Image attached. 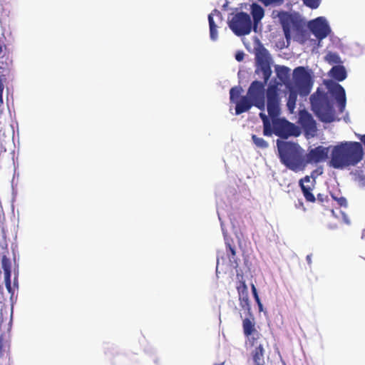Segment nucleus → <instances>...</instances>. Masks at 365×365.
Here are the masks:
<instances>
[{"mask_svg":"<svg viewBox=\"0 0 365 365\" xmlns=\"http://www.w3.org/2000/svg\"><path fill=\"white\" fill-rule=\"evenodd\" d=\"M214 15L221 16V14L218 10L214 9L208 16L210 38L212 41H216L218 37L217 31V26L215 24L214 19H213Z\"/></svg>","mask_w":365,"mask_h":365,"instance_id":"dca6fc26","label":"nucleus"},{"mask_svg":"<svg viewBox=\"0 0 365 365\" xmlns=\"http://www.w3.org/2000/svg\"><path fill=\"white\" fill-rule=\"evenodd\" d=\"M5 279V285L9 292H11V275L4 276Z\"/></svg>","mask_w":365,"mask_h":365,"instance_id":"7c9ffc66","label":"nucleus"},{"mask_svg":"<svg viewBox=\"0 0 365 365\" xmlns=\"http://www.w3.org/2000/svg\"><path fill=\"white\" fill-rule=\"evenodd\" d=\"M245 54L242 51H239L235 54V59L240 62L244 59Z\"/></svg>","mask_w":365,"mask_h":365,"instance_id":"72a5a7b5","label":"nucleus"},{"mask_svg":"<svg viewBox=\"0 0 365 365\" xmlns=\"http://www.w3.org/2000/svg\"><path fill=\"white\" fill-rule=\"evenodd\" d=\"M308 26L311 32L319 40L325 38L331 32L327 20L322 17H317V19L310 21Z\"/></svg>","mask_w":365,"mask_h":365,"instance_id":"1a4fd4ad","label":"nucleus"},{"mask_svg":"<svg viewBox=\"0 0 365 365\" xmlns=\"http://www.w3.org/2000/svg\"><path fill=\"white\" fill-rule=\"evenodd\" d=\"M351 174L354 176V179L355 181H357L361 184H364L365 174L362 170H356L354 172H352Z\"/></svg>","mask_w":365,"mask_h":365,"instance_id":"a878e982","label":"nucleus"},{"mask_svg":"<svg viewBox=\"0 0 365 365\" xmlns=\"http://www.w3.org/2000/svg\"><path fill=\"white\" fill-rule=\"evenodd\" d=\"M254 297V299L256 302L257 304H259V302H261L260 299H259V297L258 294H256V295H253Z\"/></svg>","mask_w":365,"mask_h":365,"instance_id":"58836bf2","label":"nucleus"},{"mask_svg":"<svg viewBox=\"0 0 365 365\" xmlns=\"http://www.w3.org/2000/svg\"><path fill=\"white\" fill-rule=\"evenodd\" d=\"M317 200L321 203H323L324 202L328 201V197L324 194L319 193L317 196L316 200Z\"/></svg>","mask_w":365,"mask_h":365,"instance_id":"2f4dec72","label":"nucleus"},{"mask_svg":"<svg viewBox=\"0 0 365 365\" xmlns=\"http://www.w3.org/2000/svg\"><path fill=\"white\" fill-rule=\"evenodd\" d=\"M267 109L272 119V134L281 138L287 139L290 136L300 135L299 128L284 118H279L280 97L278 84H270L267 91Z\"/></svg>","mask_w":365,"mask_h":365,"instance_id":"f03ea898","label":"nucleus"},{"mask_svg":"<svg viewBox=\"0 0 365 365\" xmlns=\"http://www.w3.org/2000/svg\"><path fill=\"white\" fill-rule=\"evenodd\" d=\"M325 60L329 64H339L341 63L339 56L333 52H329L325 56Z\"/></svg>","mask_w":365,"mask_h":365,"instance_id":"5701e85b","label":"nucleus"},{"mask_svg":"<svg viewBox=\"0 0 365 365\" xmlns=\"http://www.w3.org/2000/svg\"><path fill=\"white\" fill-rule=\"evenodd\" d=\"M277 155L287 169L297 173L305 169L304 150L292 141L277 140Z\"/></svg>","mask_w":365,"mask_h":365,"instance_id":"20e7f679","label":"nucleus"},{"mask_svg":"<svg viewBox=\"0 0 365 365\" xmlns=\"http://www.w3.org/2000/svg\"><path fill=\"white\" fill-rule=\"evenodd\" d=\"M261 1L265 6H268L269 5L274 6H280L284 3V0H259Z\"/></svg>","mask_w":365,"mask_h":365,"instance_id":"cd10ccee","label":"nucleus"},{"mask_svg":"<svg viewBox=\"0 0 365 365\" xmlns=\"http://www.w3.org/2000/svg\"><path fill=\"white\" fill-rule=\"evenodd\" d=\"M304 4L312 9H317L322 0H302Z\"/></svg>","mask_w":365,"mask_h":365,"instance_id":"bb28decb","label":"nucleus"},{"mask_svg":"<svg viewBox=\"0 0 365 365\" xmlns=\"http://www.w3.org/2000/svg\"><path fill=\"white\" fill-rule=\"evenodd\" d=\"M299 123L306 135L314 136L317 132V124L312 115L307 110L299 112Z\"/></svg>","mask_w":365,"mask_h":365,"instance_id":"9b49d317","label":"nucleus"},{"mask_svg":"<svg viewBox=\"0 0 365 365\" xmlns=\"http://www.w3.org/2000/svg\"><path fill=\"white\" fill-rule=\"evenodd\" d=\"M272 16L274 18L277 17L279 19L284 31V37L288 42L292 38V30L299 33L304 29V21L297 13H289L284 11H274Z\"/></svg>","mask_w":365,"mask_h":365,"instance_id":"0eeeda50","label":"nucleus"},{"mask_svg":"<svg viewBox=\"0 0 365 365\" xmlns=\"http://www.w3.org/2000/svg\"><path fill=\"white\" fill-rule=\"evenodd\" d=\"M251 14L253 18L254 24L256 26L264 17V10L257 4H253L251 6Z\"/></svg>","mask_w":365,"mask_h":365,"instance_id":"6ab92c4d","label":"nucleus"},{"mask_svg":"<svg viewBox=\"0 0 365 365\" xmlns=\"http://www.w3.org/2000/svg\"><path fill=\"white\" fill-rule=\"evenodd\" d=\"M361 237H362L363 239H364V238H365V229H364V230H363V231H362Z\"/></svg>","mask_w":365,"mask_h":365,"instance_id":"a19ab883","label":"nucleus"},{"mask_svg":"<svg viewBox=\"0 0 365 365\" xmlns=\"http://www.w3.org/2000/svg\"><path fill=\"white\" fill-rule=\"evenodd\" d=\"M252 139L254 144L259 148L264 149L269 145L268 143L262 138H259L256 135H252Z\"/></svg>","mask_w":365,"mask_h":365,"instance_id":"b1692460","label":"nucleus"},{"mask_svg":"<svg viewBox=\"0 0 365 365\" xmlns=\"http://www.w3.org/2000/svg\"><path fill=\"white\" fill-rule=\"evenodd\" d=\"M340 206H346V200L345 197H341L339 198L336 199Z\"/></svg>","mask_w":365,"mask_h":365,"instance_id":"f704fd0d","label":"nucleus"},{"mask_svg":"<svg viewBox=\"0 0 365 365\" xmlns=\"http://www.w3.org/2000/svg\"><path fill=\"white\" fill-rule=\"evenodd\" d=\"M312 109L319 118L324 123H331L335 120V112L328 93L319 88L310 96Z\"/></svg>","mask_w":365,"mask_h":365,"instance_id":"423d86ee","label":"nucleus"},{"mask_svg":"<svg viewBox=\"0 0 365 365\" xmlns=\"http://www.w3.org/2000/svg\"><path fill=\"white\" fill-rule=\"evenodd\" d=\"M315 183V180H312L311 177L309 175H306L299 181V185L307 202H314L316 201V197L312 193Z\"/></svg>","mask_w":365,"mask_h":365,"instance_id":"f8f14e48","label":"nucleus"},{"mask_svg":"<svg viewBox=\"0 0 365 365\" xmlns=\"http://www.w3.org/2000/svg\"><path fill=\"white\" fill-rule=\"evenodd\" d=\"M228 26L232 31L238 36L249 34L252 27L250 15L243 11L233 15L228 21Z\"/></svg>","mask_w":365,"mask_h":365,"instance_id":"6e6552de","label":"nucleus"},{"mask_svg":"<svg viewBox=\"0 0 365 365\" xmlns=\"http://www.w3.org/2000/svg\"><path fill=\"white\" fill-rule=\"evenodd\" d=\"M364 155L362 144L356 141H343L334 145L328 163L329 167L344 170L356 166Z\"/></svg>","mask_w":365,"mask_h":365,"instance_id":"7ed1b4c3","label":"nucleus"},{"mask_svg":"<svg viewBox=\"0 0 365 365\" xmlns=\"http://www.w3.org/2000/svg\"><path fill=\"white\" fill-rule=\"evenodd\" d=\"M257 69L256 72L262 73L263 81H254L249 86L246 96L240 98L235 106V113L240 115L247 112L252 106H255L261 111L265 109V86L272 75L270 57L267 51L258 53L256 56Z\"/></svg>","mask_w":365,"mask_h":365,"instance_id":"f257e3e1","label":"nucleus"},{"mask_svg":"<svg viewBox=\"0 0 365 365\" xmlns=\"http://www.w3.org/2000/svg\"><path fill=\"white\" fill-rule=\"evenodd\" d=\"M1 265L4 272V276L11 275V262L5 255L2 257Z\"/></svg>","mask_w":365,"mask_h":365,"instance_id":"393cba45","label":"nucleus"},{"mask_svg":"<svg viewBox=\"0 0 365 365\" xmlns=\"http://www.w3.org/2000/svg\"><path fill=\"white\" fill-rule=\"evenodd\" d=\"M251 289H252V295L258 294L256 287L255 286L254 284H251Z\"/></svg>","mask_w":365,"mask_h":365,"instance_id":"c9c22d12","label":"nucleus"},{"mask_svg":"<svg viewBox=\"0 0 365 365\" xmlns=\"http://www.w3.org/2000/svg\"><path fill=\"white\" fill-rule=\"evenodd\" d=\"M331 76L338 81H342L346 78V71L343 66H334L330 70Z\"/></svg>","mask_w":365,"mask_h":365,"instance_id":"a211bd4d","label":"nucleus"},{"mask_svg":"<svg viewBox=\"0 0 365 365\" xmlns=\"http://www.w3.org/2000/svg\"><path fill=\"white\" fill-rule=\"evenodd\" d=\"M236 289L238 293L240 306L242 309L247 311L250 314L251 306L249 299L248 289L245 281L243 280L242 278L237 283Z\"/></svg>","mask_w":365,"mask_h":365,"instance_id":"ddd939ff","label":"nucleus"},{"mask_svg":"<svg viewBox=\"0 0 365 365\" xmlns=\"http://www.w3.org/2000/svg\"><path fill=\"white\" fill-rule=\"evenodd\" d=\"M6 81V77L4 75L0 76V103H3V91L4 88V81Z\"/></svg>","mask_w":365,"mask_h":365,"instance_id":"c85d7f7f","label":"nucleus"},{"mask_svg":"<svg viewBox=\"0 0 365 365\" xmlns=\"http://www.w3.org/2000/svg\"><path fill=\"white\" fill-rule=\"evenodd\" d=\"M247 338L248 339L249 344L251 346H254L256 344L257 341L259 338V336H257L256 335H252L251 336Z\"/></svg>","mask_w":365,"mask_h":365,"instance_id":"c756f323","label":"nucleus"},{"mask_svg":"<svg viewBox=\"0 0 365 365\" xmlns=\"http://www.w3.org/2000/svg\"><path fill=\"white\" fill-rule=\"evenodd\" d=\"M259 115L263 123V134L271 136L272 135V122L263 111L260 112Z\"/></svg>","mask_w":365,"mask_h":365,"instance_id":"412c9836","label":"nucleus"},{"mask_svg":"<svg viewBox=\"0 0 365 365\" xmlns=\"http://www.w3.org/2000/svg\"><path fill=\"white\" fill-rule=\"evenodd\" d=\"M329 148L319 145L304 153L305 168L308 164H317L325 161L329 156Z\"/></svg>","mask_w":365,"mask_h":365,"instance_id":"9d476101","label":"nucleus"},{"mask_svg":"<svg viewBox=\"0 0 365 365\" xmlns=\"http://www.w3.org/2000/svg\"><path fill=\"white\" fill-rule=\"evenodd\" d=\"M242 329L244 335L246 337H250L252 335L260 336L255 327L254 318H245L242 320Z\"/></svg>","mask_w":365,"mask_h":365,"instance_id":"2eb2a0df","label":"nucleus"},{"mask_svg":"<svg viewBox=\"0 0 365 365\" xmlns=\"http://www.w3.org/2000/svg\"><path fill=\"white\" fill-rule=\"evenodd\" d=\"M293 79V85L289 84L287 86L289 96L287 106L292 112L296 107L298 93L301 96H308L313 84L311 75L303 66H299L294 70Z\"/></svg>","mask_w":365,"mask_h":365,"instance_id":"39448f33","label":"nucleus"},{"mask_svg":"<svg viewBox=\"0 0 365 365\" xmlns=\"http://www.w3.org/2000/svg\"><path fill=\"white\" fill-rule=\"evenodd\" d=\"M264 350L262 344L256 346L252 352V356L255 365H264Z\"/></svg>","mask_w":365,"mask_h":365,"instance_id":"f3484780","label":"nucleus"},{"mask_svg":"<svg viewBox=\"0 0 365 365\" xmlns=\"http://www.w3.org/2000/svg\"><path fill=\"white\" fill-rule=\"evenodd\" d=\"M275 71L277 78L284 83L288 81L290 76V69L284 66H277Z\"/></svg>","mask_w":365,"mask_h":365,"instance_id":"aec40b11","label":"nucleus"},{"mask_svg":"<svg viewBox=\"0 0 365 365\" xmlns=\"http://www.w3.org/2000/svg\"><path fill=\"white\" fill-rule=\"evenodd\" d=\"M3 346H4V339L3 337L1 336H0V354H2V351H3Z\"/></svg>","mask_w":365,"mask_h":365,"instance_id":"e433bc0d","label":"nucleus"},{"mask_svg":"<svg viewBox=\"0 0 365 365\" xmlns=\"http://www.w3.org/2000/svg\"><path fill=\"white\" fill-rule=\"evenodd\" d=\"M257 305H258V307H259V311L262 312V309H263V306H262V302H260L259 304H257Z\"/></svg>","mask_w":365,"mask_h":365,"instance_id":"ea45409f","label":"nucleus"},{"mask_svg":"<svg viewBox=\"0 0 365 365\" xmlns=\"http://www.w3.org/2000/svg\"><path fill=\"white\" fill-rule=\"evenodd\" d=\"M242 91V88L240 86L232 87L230 90V101L232 102V103H235L237 104V102L239 101H237V99L239 98L240 95Z\"/></svg>","mask_w":365,"mask_h":365,"instance_id":"4be33fe9","label":"nucleus"},{"mask_svg":"<svg viewBox=\"0 0 365 365\" xmlns=\"http://www.w3.org/2000/svg\"><path fill=\"white\" fill-rule=\"evenodd\" d=\"M331 91L338 102L339 111L342 113L346 106V94L344 88L340 84L335 83L331 88Z\"/></svg>","mask_w":365,"mask_h":365,"instance_id":"4468645a","label":"nucleus"},{"mask_svg":"<svg viewBox=\"0 0 365 365\" xmlns=\"http://www.w3.org/2000/svg\"><path fill=\"white\" fill-rule=\"evenodd\" d=\"M215 365H224V363H221V364H216Z\"/></svg>","mask_w":365,"mask_h":365,"instance_id":"79ce46f5","label":"nucleus"},{"mask_svg":"<svg viewBox=\"0 0 365 365\" xmlns=\"http://www.w3.org/2000/svg\"><path fill=\"white\" fill-rule=\"evenodd\" d=\"M226 247L227 249H228L229 251L230 252L231 256L234 257L236 255L235 249L233 247H232V245L229 242L226 243Z\"/></svg>","mask_w":365,"mask_h":365,"instance_id":"473e14b6","label":"nucleus"},{"mask_svg":"<svg viewBox=\"0 0 365 365\" xmlns=\"http://www.w3.org/2000/svg\"><path fill=\"white\" fill-rule=\"evenodd\" d=\"M306 259H307V263L309 264V265H311L312 264V255H308L306 257Z\"/></svg>","mask_w":365,"mask_h":365,"instance_id":"4c0bfd02","label":"nucleus"}]
</instances>
